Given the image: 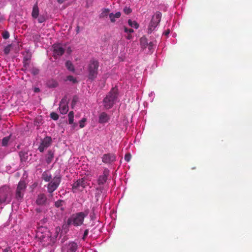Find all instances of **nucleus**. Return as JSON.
Masks as SVG:
<instances>
[{
    "mask_svg": "<svg viewBox=\"0 0 252 252\" xmlns=\"http://www.w3.org/2000/svg\"><path fill=\"white\" fill-rule=\"evenodd\" d=\"M10 135L4 137L2 139L1 145L2 146H6L10 139Z\"/></svg>",
    "mask_w": 252,
    "mask_h": 252,
    "instance_id": "nucleus-27",
    "label": "nucleus"
},
{
    "mask_svg": "<svg viewBox=\"0 0 252 252\" xmlns=\"http://www.w3.org/2000/svg\"><path fill=\"white\" fill-rule=\"evenodd\" d=\"M132 37V36L130 34V33L128 34L127 36L126 37L127 39H131Z\"/></svg>",
    "mask_w": 252,
    "mask_h": 252,
    "instance_id": "nucleus-43",
    "label": "nucleus"
},
{
    "mask_svg": "<svg viewBox=\"0 0 252 252\" xmlns=\"http://www.w3.org/2000/svg\"><path fill=\"white\" fill-rule=\"evenodd\" d=\"M34 92L35 93H38V92H40V89H39V88H35L34 89Z\"/></svg>",
    "mask_w": 252,
    "mask_h": 252,
    "instance_id": "nucleus-44",
    "label": "nucleus"
},
{
    "mask_svg": "<svg viewBox=\"0 0 252 252\" xmlns=\"http://www.w3.org/2000/svg\"><path fill=\"white\" fill-rule=\"evenodd\" d=\"M75 102H76V100L75 99V97H73V100H72V103L73 104L74 103V104L75 103Z\"/></svg>",
    "mask_w": 252,
    "mask_h": 252,
    "instance_id": "nucleus-48",
    "label": "nucleus"
},
{
    "mask_svg": "<svg viewBox=\"0 0 252 252\" xmlns=\"http://www.w3.org/2000/svg\"><path fill=\"white\" fill-rule=\"evenodd\" d=\"M55 155V151L50 150L47 152V154L46 155V162L48 164H50L53 161Z\"/></svg>",
    "mask_w": 252,
    "mask_h": 252,
    "instance_id": "nucleus-17",
    "label": "nucleus"
},
{
    "mask_svg": "<svg viewBox=\"0 0 252 252\" xmlns=\"http://www.w3.org/2000/svg\"><path fill=\"white\" fill-rule=\"evenodd\" d=\"M71 52V49H70V48H68L67 49V52H68V53H70Z\"/></svg>",
    "mask_w": 252,
    "mask_h": 252,
    "instance_id": "nucleus-49",
    "label": "nucleus"
},
{
    "mask_svg": "<svg viewBox=\"0 0 252 252\" xmlns=\"http://www.w3.org/2000/svg\"><path fill=\"white\" fill-rule=\"evenodd\" d=\"M118 89L113 88L103 100V106L106 109L112 108L116 101L118 97Z\"/></svg>",
    "mask_w": 252,
    "mask_h": 252,
    "instance_id": "nucleus-2",
    "label": "nucleus"
},
{
    "mask_svg": "<svg viewBox=\"0 0 252 252\" xmlns=\"http://www.w3.org/2000/svg\"><path fill=\"white\" fill-rule=\"evenodd\" d=\"M153 43L152 42H150L148 44L149 49L150 50L153 47Z\"/></svg>",
    "mask_w": 252,
    "mask_h": 252,
    "instance_id": "nucleus-42",
    "label": "nucleus"
},
{
    "mask_svg": "<svg viewBox=\"0 0 252 252\" xmlns=\"http://www.w3.org/2000/svg\"><path fill=\"white\" fill-rule=\"evenodd\" d=\"M47 201V197L44 193H41L37 196L36 203L38 205H45Z\"/></svg>",
    "mask_w": 252,
    "mask_h": 252,
    "instance_id": "nucleus-16",
    "label": "nucleus"
},
{
    "mask_svg": "<svg viewBox=\"0 0 252 252\" xmlns=\"http://www.w3.org/2000/svg\"><path fill=\"white\" fill-rule=\"evenodd\" d=\"M71 125H72V127L73 128H75L76 126H77V124L76 123H74V122H73V124Z\"/></svg>",
    "mask_w": 252,
    "mask_h": 252,
    "instance_id": "nucleus-45",
    "label": "nucleus"
},
{
    "mask_svg": "<svg viewBox=\"0 0 252 252\" xmlns=\"http://www.w3.org/2000/svg\"><path fill=\"white\" fill-rule=\"evenodd\" d=\"M86 181L83 178L79 179L72 185V189L74 192L76 190H82L86 186Z\"/></svg>",
    "mask_w": 252,
    "mask_h": 252,
    "instance_id": "nucleus-9",
    "label": "nucleus"
},
{
    "mask_svg": "<svg viewBox=\"0 0 252 252\" xmlns=\"http://www.w3.org/2000/svg\"><path fill=\"white\" fill-rule=\"evenodd\" d=\"M42 178L45 182H49L52 179V175L49 172L45 171L42 173Z\"/></svg>",
    "mask_w": 252,
    "mask_h": 252,
    "instance_id": "nucleus-20",
    "label": "nucleus"
},
{
    "mask_svg": "<svg viewBox=\"0 0 252 252\" xmlns=\"http://www.w3.org/2000/svg\"><path fill=\"white\" fill-rule=\"evenodd\" d=\"M39 72V70L37 68L33 67L31 70V73L34 75H37Z\"/></svg>",
    "mask_w": 252,
    "mask_h": 252,
    "instance_id": "nucleus-34",
    "label": "nucleus"
},
{
    "mask_svg": "<svg viewBox=\"0 0 252 252\" xmlns=\"http://www.w3.org/2000/svg\"><path fill=\"white\" fill-rule=\"evenodd\" d=\"M110 117L106 112H101L98 117V123L100 124H104L109 122Z\"/></svg>",
    "mask_w": 252,
    "mask_h": 252,
    "instance_id": "nucleus-14",
    "label": "nucleus"
},
{
    "mask_svg": "<svg viewBox=\"0 0 252 252\" xmlns=\"http://www.w3.org/2000/svg\"><path fill=\"white\" fill-rule=\"evenodd\" d=\"M61 182V178L60 176H55L48 185V191L50 193H53L58 188Z\"/></svg>",
    "mask_w": 252,
    "mask_h": 252,
    "instance_id": "nucleus-7",
    "label": "nucleus"
},
{
    "mask_svg": "<svg viewBox=\"0 0 252 252\" xmlns=\"http://www.w3.org/2000/svg\"><path fill=\"white\" fill-rule=\"evenodd\" d=\"M19 156L22 161H25L28 159V153L24 151L20 152Z\"/></svg>",
    "mask_w": 252,
    "mask_h": 252,
    "instance_id": "nucleus-22",
    "label": "nucleus"
},
{
    "mask_svg": "<svg viewBox=\"0 0 252 252\" xmlns=\"http://www.w3.org/2000/svg\"><path fill=\"white\" fill-rule=\"evenodd\" d=\"M131 158V154L130 153H127V154H126V155L125 156V159L127 162H129Z\"/></svg>",
    "mask_w": 252,
    "mask_h": 252,
    "instance_id": "nucleus-38",
    "label": "nucleus"
},
{
    "mask_svg": "<svg viewBox=\"0 0 252 252\" xmlns=\"http://www.w3.org/2000/svg\"><path fill=\"white\" fill-rule=\"evenodd\" d=\"M87 121V119L85 118H83L79 122V127L82 128L85 126V123Z\"/></svg>",
    "mask_w": 252,
    "mask_h": 252,
    "instance_id": "nucleus-30",
    "label": "nucleus"
},
{
    "mask_svg": "<svg viewBox=\"0 0 252 252\" xmlns=\"http://www.w3.org/2000/svg\"><path fill=\"white\" fill-rule=\"evenodd\" d=\"M121 13L120 12H117L115 14L113 13H110L109 16L111 22L114 23L116 21V19L119 18L121 17Z\"/></svg>",
    "mask_w": 252,
    "mask_h": 252,
    "instance_id": "nucleus-19",
    "label": "nucleus"
},
{
    "mask_svg": "<svg viewBox=\"0 0 252 252\" xmlns=\"http://www.w3.org/2000/svg\"><path fill=\"white\" fill-rule=\"evenodd\" d=\"M68 117L69 124H72L74 121V112L72 111L69 112Z\"/></svg>",
    "mask_w": 252,
    "mask_h": 252,
    "instance_id": "nucleus-26",
    "label": "nucleus"
},
{
    "mask_svg": "<svg viewBox=\"0 0 252 252\" xmlns=\"http://www.w3.org/2000/svg\"><path fill=\"white\" fill-rule=\"evenodd\" d=\"M52 47L53 48V54L55 58L57 59L63 54L64 49L61 44H54Z\"/></svg>",
    "mask_w": 252,
    "mask_h": 252,
    "instance_id": "nucleus-10",
    "label": "nucleus"
},
{
    "mask_svg": "<svg viewBox=\"0 0 252 252\" xmlns=\"http://www.w3.org/2000/svg\"><path fill=\"white\" fill-rule=\"evenodd\" d=\"M47 86L50 88H56L58 86V82L55 80H49L47 83Z\"/></svg>",
    "mask_w": 252,
    "mask_h": 252,
    "instance_id": "nucleus-21",
    "label": "nucleus"
},
{
    "mask_svg": "<svg viewBox=\"0 0 252 252\" xmlns=\"http://www.w3.org/2000/svg\"><path fill=\"white\" fill-rule=\"evenodd\" d=\"M11 190L9 186L4 185L0 188V203H9L11 201Z\"/></svg>",
    "mask_w": 252,
    "mask_h": 252,
    "instance_id": "nucleus-4",
    "label": "nucleus"
},
{
    "mask_svg": "<svg viewBox=\"0 0 252 252\" xmlns=\"http://www.w3.org/2000/svg\"><path fill=\"white\" fill-rule=\"evenodd\" d=\"M79 27H77V31H76V32H77V33H78V32H79Z\"/></svg>",
    "mask_w": 252,
    "mask_h": 252,
    "instance_id": "nucleus-51",
    "label": "nucleus"
},
{
    "mask_svg": "<svg viewBox=\"0 0 252 252\" xmlns=\"http://www.w3.org/2000/svg\"><path fill=\"white\" fill-rule=\"evenodd\" d=\"M52 143V138L50 136H46L41 140V142L38 148L41 153H43L45 149L49 147Z\"/></svg>",
    "mask_w": 252,
    "mask_h": 252,
    "instance_id": "nucleus-8",
    "label": "nucleus"
},
{
    "mask_svg": "<svg viewBox=\"0 0 252 252\" xmlns=\"http://www.w3.org/2000/svg\"><path fill=\"white\" fill-rule=\"evenodd\" d=\"M31 59V55H27V56L24 57L23 61L30 62Z\"/></svg>",
    "mask_w": 252,
    "mask_h": 252,
    "instance_id": "nucleus-41",
    "label": "nucleus"
},
{
    "mask_svg": "<svg viewBox=\"0 0 252 252\" xmlns=\"http://www.w3.org/2000/svg\"><path fill=\"white\" fill-rule=\"evenodd\" d=\"M11 45H8L7 46H6L4 49V53L6 55L8 54L11 50Z\"/></svg>",
    "mask_w": 252,
    "mask_h": 252,
    "instance_id": "nucleus-32",
    "label": "nucleus"
},
{
    "mask_svg": "<svg viewBox=\"0 0 252 252\" xmlns=\"http://www.w3.org/2000/svg\"><path fill=\"white\" fill-rule=\"evenodd\" d=\"M66 252H76L78 248V246L76 242L72 241L66 245Z\"/></svg>",
    "mask_w": 252,
    "mask_h": 252,
    "instance_id": "nucleus-15",
    "label": "nucleus"
},
{
    "mask_svg": "<svg viewBox=\"0 0 252 252\" xmlns=\"http://www.w3.org/2000/svg\"><path fill=\"white\" fill-rule=\"evenodd\" d=\"M124 31L126 32L131 33L134 32V31L132 29H128L127 28L124 27Z\"/></svg>",
    "mask_w": 252,
    "mask_h": 252,
    "instance_id": "nucleus-39",
    "label": "nucleus"
},
{
    "mask_svg": "<svg viewBox=\"0 0 252 252\" xmlns=\"http://www.w3.org/2000/svg\"><path fill=\"white\" fill-rule=\"evenodd\" d=\"M169 32H170V31L169 30H168L164 32V34L165 35H167L169 33Z\"/></svg>",
    "mask_w": 252,
    "mask_h": 252,
    "instance_id": "nucleus-46",
    "label": "nucleus"
},
{
    "mask_svg": "<svg viewBox=\"0 0 252 252\" xmlns=\"http://www.w3.org/2000/svg\"><path fill=\"white\" fill-rule=\"evenodd\" d=\"M59 109L61 113L62 114H65L68 111V106L66 97H64L61 100L60 103Z\"/></svg>",
    "mask_w": 252,
    "mask_h": 252,
    "instance_id": "nucleus-12",
    "label": "nucleus"
},
{
    "mask_svg": "<svg viewBox=\"0 0 252 252\" xmlns=\"http://www.w3.org/2000/svg\"><path fill=\"white\" fill-rule=\"evenodd\" d=\"M99 63L98 60L95 59H92L87 65V71L88 72V79L93 81L94 80L98 73Z\"/></svg>",
    "mask_w": 252,
    "mask_h": 252,
    "instance_id": "nucleus-3",
    "label": "nucleus"
},
{
    "mask_svg": "<svg viewBox=\"0 0 252 252\" xmlns=\"http://www.w3.org/2000/svg\"><path fill=\"white\" fill-rule=\"evenodd\" d=\"M30 61H23V67L22 68V70L26 71L27 70L28 67L30 65Z\"/></svg>",
    "mask_w": 252,
    "mask_h": 252,
    "instance_id": "nucleus-29",
    "label": "nucleus"
},
{
    "mask_svg": "<svg viewBox=\"0 0 252 252\" xmlns=\"http://www.w3.org/2000/svg\"><path fill=\"white\" fill-rule=\"evenodd\" d=\"M65 66L69 71L74 72V67L72 63L70 61H67L65 63Z\"/></svg>",
    "mask_w": 252,
    "mask_h": 252,
    "instance_id": "nucleus-23",
    "label": "nucleus"
},
{
    "mask_svg": "<svg viewBox=\"0 0 252 252\" xmlns=\"http://www.w3.org/2000/svg\"><path fill=\"white\" fill-rule=\"evenodd\" d=\"M46 20V18L45 17L43 16V15H40L39 16L38 18V22L39 23H43L44 22H45Z\"/></svg>",
    "mask_w": 252,
    "mask_h": 252,
    "instance_id": "nucleus-36",
    "label": "nucleus"
},
{
    "mask_svg": "<svg viewBox=\"0 0 252 252\" xmlns=\"http://www.w3.org/2000/svg\"><path fill=\"white\" fill-rule=\"evenodd\" d=\"M39 15V8L37 5V3H36L34 5L32 8V17L36 19L38 17Z\"/></svg>",
    "mask_w": 252,
    "mask_h": 252,
    "instance_id": "nucleus-18",
    "label": "nucleus"
},
{
    "mask_svg": "<svg viewBox=\"0 0 252 252\" xmlns=\"http://www.w3.org/2000/svg\"><path fill=\"white\" fill-rule=\"evenodd\" d=\"M51 118L54 120H57L59 119V115L55 112H52L50 114Z\"/></svg>",
    "mask_w": 252,
    "mask_h": 252,
    "instance_id": "nucleus-31",
    "label": "nucleus"
},
{
    "mask_svg": "<svg viewBox=\"0 0 252 252\" xmlns=\"http://www.w3.org/2000/svg\"><path fill=\"white\" fill-rule=\"evenodd\" d=\"M2 252H8V251L7 249H4L3 250Z\"/></svg>",
    "mask_w": 252,
    "mask_h": 252,
    "instance_id": "nucleus-50",
    "label": "nucleus"
},
{
    "mask_svg": "<svg viewBox=\"0 0 252 252\" xmlns=\"http://www.w3.org/2000/svg\"><path fill=\"white\" fill-rule=\"evenodd\" d=\"M128 24L129 26L137 29L139 28V24L135 21H132L130 19L128 20Z\"/></svg>",
    "mask_w": 252,
    "mask_h": 252,
    "instance_id": "nucleus-24",
    "label": "nucleus"
},
{
    "mask_svg": "<svg viewBox=\"0 0 252 252\" xmlns=\"http://www.w3.org/2000/svg\"><path fill=\"white\" fill-rule=\"evenodd\" d=\"M64 1V0H58V2L60 3H62Z\"/></svg>",
    "mask_w": 252,
    "mask_h": 252,
    "instance_id": "nucleus-47",
    "label": "nucleus"
},
{
    "mask_svg": "<svg viewBox=\"0 0 252 252\" xmlns=\"http://www.w3.org/2000/svg\"><path fill=\"white\" fill-rule=\"evenodd\" d=\"M63 201L62 200H59L57 201L56 202H55V206L57 208H61V210L63 211L64 210V209L62 207L63 206Z\"/></svg>",
    "mask_w": 252,
    "mask_h": 252,
    "instance_id": "nucleus-28",
    "label": "nucleus"
},
{
    "mask_svg": "<svg viewBox=\"0 0 252 252\" xmlns=\"http://www.w3.org/2000/svg\"><path fill=\"white\" fill-rule=\"evenodd\" d=\"M110 171L107 168L104 169L103 174L98 177L97 183L99 185H103L107 181L109 175Z\"/></svg>",
    "mask_w": 252,
    "mask_h": 252,
    "instance_id": "nucleus-13",
    "label": "nucleus"
},
{
    "mask_svg": "<svg viewBox=\"0 0 252 252\" xmlns=\"http://www.w3.org/2000/svg\"><path fill=\"white\" fill-rule=\"evenodd\" d=\"M67 80L69 81H71L74 83H75L77 82L76 79L75 78H74V77L73 76H71V75L67 76Z\"/></svg>",
    "mask_w": 252,
    "mask_h": 252,
    "instance_id": "nucleus-35",
    "label": "nucleus"
},
{
    "mask_svg": "<svg viewBox=\"0 0 252 252\" xmlns=\"http://www.w3.org/2000/svg\"><path fill=\"white\" fill-rule=\"evenodd\" d=\"M89 210L84 212H79L72 214L67 220L66 224L68 226L73 225L75 227L80 226L83 224L85 218L89 214Z\"/></svg>",
    "mask_w": 252,
    "mask_h": 252,
    "instance_id": "nucleus-1",
    "label": "nucleus"
},
{
    "mask_svg": "<svg viewBox=\"0 0 252 252\" xmlns=\"http://www.w3.org/2000/svg\"><path fill=\"white\" fill-rule=\"evenodd\" d=\"M161 18V13L157 12L152 17V20L148 28V33L150 34L155 30L159 23Z\"/></svg>",
    "mask_w": 252,
    "mask_h": 252,
    "instance_id": "nucleus-5",
    "label": "nucleus"
},
{
    "mask_svg": "<svg viewBox=\"0 0 252 252\" xmlns=\"http://www.w3.org/2000/svg\"><path fill=\"white\" fill-rule=\"evenodd\" d=\"M27 186L25 181H20L16 189L15 199L18 201H21L23 198Z\"/></svg>",
    "mask_w": 252,
    "mask_h": 252,
    "instance_id": "nucleus-6",
    "label": "nucleus"
},
{
    "mask_svg": "<svg viewBox=\"0 0 252 252\" xmlns=\"http://www.w3.org/2000/svg\"><path fill=\"white\" fill-rule=\"evenodd\" d=\"M123 11H124V13L128 15V14H130L132 10H131V9L130 7H125L124 8Z\"/></svg>",
    "mask_w": 252,
    "mask_h": 252,
    "instance_id": "nucleus-33",
    "label": "nucleus"
},
{
    "mask_svg": "<svg viewBox=\"0 0 252 252\" xmlns=\"http://www.w3.org/2000/svg\"><path fill=\"white\" fill-rule=\"evenodd\" d=\"M109 12H110V9H108V8L104 9L102 10L101 13L100 14L99 17L100 18H104L105 17H107V15H108V13H109Z\"/></svg>",
    "mask_w": 252,
    "mask_h": 252,
    "instance_id": "nucleus-25",
    "label": "nucleus"
},
{
    "mask_svg": "<svg viewBox=\"0 0 252 252\" xmlns=\"http://www.w3.org/2000/svg\"><path fill=\"white\" fill-rule=\"evenodd\" d=\"M88 233H89V230L88 229H86L85 231H84V234H83V236L82 237V239L83 240H85L86 237L87 236V235H88Z\"/></svg>",
    "mask_w": 252,
    "mask_h": 252,
    "instance_id": "nucleus-40",
    "label": "nucleus"
},
{
    "mask_svg": "<svg viewBox=\"0 0 252 252\" xmlns=\"http://www.w3.org/2000/svg\"><path fill=\"white\" fill-rule=\"evenodd\" d=\"M9 37V33L7 31H4L2 32V37L5 39H8Z\"/></svg>",
    "mask_w": 252,
    "mask_h": 252,
    "instance_id": "nucleus-37",
    "label": "nucleus"
},
{
    "mask_svg": "<svg viewBox=\"0 0 252 252\" xmlns=\"http://www.w3.org/2000/svg\"><path fill=\"white\" fill-rule=\"evenodd\" d=\"M116 160V156L114 154H105L102 157V161L105 164H111L115 161Z\"/></svg>",
    "mask_w": 252,
    "mask_h": 252,
    "instance_id": "nucleus-11",
    "label": "nucleus"
}]
</instances>
